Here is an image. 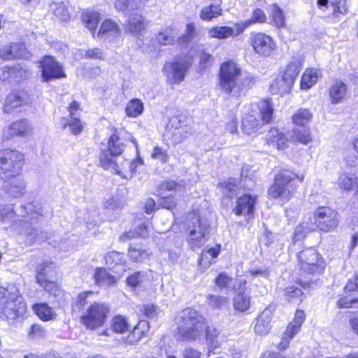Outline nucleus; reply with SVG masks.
Returning a JSON list of instances; mask_svg holds the SVG:
<instances>
[{"label": "nucleus", "mask_w": 358, "mask_h": 358, "mask_svg": "<svg viewBox=\"0 0 358 358\" xmlns=\"http://www.w3.org/2000/svg\"><path fill=\"white\" fill-rule=\"evenodd\" d=\"M42 219L43 216L38 213L31 212L27 215L16 214L13 205H0V222L9 224L18 229L20 233L26 235L25 242L28 245H31L36 241L48 239L47 233L35 226Z\"/></svg>", "instance_id": "1"}, {"label": "nucleus", "mask_w": 358, "mask_h": 358, "mask_svg": "<svg viewBox=\"0 0 358 358\" xmlns=\"http://www.w3.org/2000/svg\"><path fill=\"white\" fill-rule=\"evenodd\" d=\"M255 83V78L248 72H243L234 62H227L220 66L219 86L229 96H245Z\"/></svg>", "instance_id": "2"}, {"label": "nucleus", "mask_w": 358, "mask_h": 358, "mask_svg": "<svg viewBox=\"0 0 358 358\" xmlns=\"http://www.w3.org/2000/svg\"><path fill=\"white\" fill-rule=\"evenodd\" d=\"M176 337L180 341L196 340L204 328L205 320L196 310L187 308L176 317Z\"/></svg>", "instance_id": "3"}, {"label": "nucleus", "mask_w": 358, "mask_h": 358, "mask_svg": "<svg viewBox=\"0 0 358 358\" xmlns=\"http://www.w3.org/2000/svg\"><path fill=\"white\" fill-rule=\"evenodd\" d=\"M25 311V303L15 285L0 289V318L15 320Z\"/></svg>", "instance_id": "4"}, {"label": "nucleus", "mask_w": 358, "mask_h": 358, "mask_svg": "<svg viewBox=\"0 0 358 358\" xmlns=\"http://www.w3.org/2000/svg\"><path fill=\"white\" fill-rule=\"evenodd\" d=\"M124 144L115 134L111 135L108 140L106 149H103L99 155V163L104 169H112L115 173L122 176L120 168L125 161L120 157L124 150Z\"/></svg>", "instance_id": "5"}, {"label": "nucleus", "mask_w": 358, "mask_h": 358, "mask_svg": "<svg viewBox=\"0 0 358 358\" xmlns=\"http://www.w3.org/2000/svg\"><path fill=\"white\" fill-rule=\"evenodd\" d=\"M188 236L187 241L192 249L200 248L208 239L210 223L208 220L200 217L193 213L189 214L187 222Z\"/></svg>", "instance_id": "6"}, {"label": "nucleus", "mask_w": 358, "mask_h": 358, "mask_svg": "<svg viewBox=\"0 0 358 358\" xmlns=\"http://www.w3.org/2000/svg\"><path fill=\"white\" fill-rule=\"evenodd\" d=\"M24 157L17 150H0V178L7 180L19 176L24 165Z\"/></svg>", "instance_id": "7"}, {"label": "nucleus", "mask_w": 358, "mask_h": 358, "mask_svg": "<svg viewBox=\"0 0 358 358\" xmlns=\"http://www.w3.org/2000/svg\"><path fill=\"white\" fill-rule=\"evenodd\" d=\"M296 177V174L289 170L281 171L268 189L269 196L284 201H289L296 188L294 184Z\"/></svg>", "instance_id": "8"}, {"label": "nucleus", "mask_w": 358, "mask_h": 358, "mask_svg": "<svg viewBox=\"0 0 358 358\" xmlns=\"http://www.w3.org/2000/svg\"><path fill=\"white\" fill-rule=\"evenodd\" d=\"M194 59L189 55H181L173 62H167L163 66V73L170 84H178L184 80L185 75L192 65Z\"/></svg>", "instance_id": "9"}, {"label": "nucleus", "mask_w": 358, "mask_h": 358, "mask_svg": "<svg viewBox=\"0 0 358 358\" xmlns=\"http://www.w3.org/2000/svg\"><path fill=\"white\" fill-rule=\"evenodd\" d=\"M259 109L261 120H259L253 114H248L243 119L242 129L245 134L251 135L258 131L262 124L271 122L273 115V108L271 103L268 100L260 101Z\"/></svg>", "instance_id": "10"}, {"label": "nucleus", "mask_w": 358, "mask_h": 358, "mask_svg": "<svg viewBox=\"0 0 358 358\" xmlns=\"http://www.w3.org/2000/svg\"><path fill=\"white\" fill-rule=\"evenodd\" d=\"M109 312V308L106 303L94 302L81 316V323L86 329L94 330L104 324Z\"/></svg>", "instance_id": "11"}, {"label": "nucleus", "mask_w": 358, "mask_h": 358, "mask_svg": "<svg viewBox=\"0 0 358 358\" xmlns=\"http://www.w3.org/2000/svg\"><path fill=\"white\" fill-rule=\"evenodd\" d=\"M297 257L300 270L305 273H320L325 268L324 259L313 248L301 251Z\"/></svg>", "instance_id": "12"}, {"label": "nucleus", "mask_w": 358, "mask_h": 358, "mask_svg": "<svg viewBox=\"0 0 358 358\" xmlns=\"http://www.w3.org/2000/svg\"><path fill=\"white\" fill-rule=\"evenodd\" d=\"M314 215L315 227H318L324 232L334 230L339 222L338 213L329 207L322 206L317 208Z\"/></svg>", "instance_id": "13"}, {"label": "nucleus", "mask_w": 358, "mask_h": 358, "mask_svg": "<svg viewBox=\"0 0 358 358\" xmlns=\"http://www.w3.org/2000/svg\"><path fill=\"white\" fill-rule=\"evenodd\" d=\"M249 43L257 54L264 57L271 55L277 48L274 39L263 32H252Z\"/></svg>", "instance_id": "14"}, {"label": "nucleus", "mask_w": 358, "mask_h": 358, "mask_svg": "<svg viewBox=\"0 0 358 358\" xmlns=\"http://www.w3.org/2000/svg\"><path fill=\"white\" fill-rule=\"evenodd\" d=\"M41 77L45 82L66 77L62 65L52 56H45L41 62Z\"/></svg>", "instance_id": "15"}, {"label": "nucleus", "mask_w": 358, "mask_h": 358, "mask_svg": "<svg viewBox=\"0 0 358 358\" xmlns=\"http://www.w3.org/2000/svg\"><path fill=\"white\" fill-rule=\"evenodd\" d=\"M31 54L22 43H13L3 46L0 50V57L4 59H24L30 57Z\"/></svg>", "instance_id": "16"}, {"label": "nucleus", "mask_w": 358, "mask_h": 358, "mask_svg": "<svg viewBox=\"0 0 358 358\" xmlns=\"http://www.w3.org/2000/svg\"><path fill=\"white\" fill-rule=\"evenodd\" d=\"M257 203V196L250 194H245L238 197L233 212L236 215L252 216L255 212Z\"/></svg>", "instance_id": "17"}, {"label": "nucleus", "mask_w": 358, "mask_h": 358, "mask_svg": "<svg viewBox=\"0 0 358 358\" xmlns=\"http://www.w3.org/2000/svg\"><path fill=\"white\" fill-rule=\"evenodd\" d=\"M29 103L30 97L25 91H15L7 96L3 106V110L5 113H9L15 108L23 105H27Z\"/></svg>", "instance_id": "18"}, {"label": "nucleus", "mask_w": 358, "mask_h": 358, "mask_svg": "<svg viewBox=\"0 0 358 358\" xmlns=\"http://www.w3.org/2000/svg\"><path fill=\"white\" fill-rule=\"evenodd\" d=\"M347 94V85L340 80H336L329 88V96L333 104L341 102Z\"/></svg>", "instance_id": "19"}, {"label": "nucleus", "mask_w": 358, "mask_h": 358, "mask_svg": "<svg viewBox=\"0 0 358 358\" xmlns=\"http://www.w3.org/2000/svg\"><path fill=\"white\" fill-rule=\"evenodd\" d=\"M30 129V123L27 120H21L12 123L8 131L3 134V138L10 139L14 136H23Z\"/></svg>", "instance_id": "20"}, {"label": "nucleus", "mask_w": 358, "mask_h": 358, "mask_svg": "<svg viewBox=\"0 0 358 358\" xmlns=\"http://www.w3.org/2000/svg\"><path fill=\"white\" fill-rule=\"evenodd\" d=\"M266 20V16L264 10L260 8H256L253 10L252 17L245 22L236 23V33L242 34L245 29L255 23H262Z\"/></svg>", "instance_id": "21"}, {"label": "nucleus", "mask_w": 358, "mask_h": 358, "mask_svg": "<svg viewBox=\"0 0 358 358\" xmlns=\"http://www.w3.org/2000/svg\"><path fill=\"white\" fill-rule=\"evenodd\" d=\"M120 34V28L117 24L111 20H104L97 33V37L103 39H108L113 37L118 36Z\"/></svg>", "instance_id": "22"}, {"label": "nucleus", "mask_w": 358, "mask_h": 358, "mask_svg": "<svg viewBox=\"0 0 358 358\" xmlns=\"http://www.w3.org/2000/svg\"><path fill=\"white\" fill-rule=\"evenodd\" d=\"M241 34L236 33V27L234 28L228 26H217L211 28L208 31V35L211 38H217L219 39H225L230 37H235Z\"/></svg>", "instance_id": "23"}, {"label": "nucleus", "mask_w": 358, "mask_h": 358, "mask_svg": "<svg viewBox=\"0 0 358 358\" xmlns=\"http://www.w3.org/2000/svg\"><path fill=\"white\" fill-rule=\"evenodd\" d=\"M5 189L10 196L17 198L25 193L26 183L22 178L14 177V179L5 186Z\"/></svg>", "instance_id": "24"}, {"label": "nucleus", "mask_w": 358, "mask_h": 358, "mask_svg": "<svg viewBox=\"0 0 358 358\" xmlns=\"http://www.w3.org/2000/svg\"><path fill=\"white\" fill-rule=\"evenodd\" d=\"M293 84L283 76L274 80L270 85V92L273 94L283 95L291 91Z\"/></svg>", "instance_id": "25"}, {"label": "nucleus", "mask_w": 358, "mask_h": 358, "mask_svg": "<svg viewBox=\"0 0 358 358\" xmlns=\"http://www.w3.org/2000/svg\"><path fill=\"white\" fill-rule=\"evenodd\" d=\"M251 304L250 296L245 291H238L234 297L235 310L244 313L250 309Z\"/></svg>", "instance_id": "26"}, {"label": "nucleus", "mask_w": 358, "mask_h": 358, "mask_svg": "<svg viewBox=\"0 0 358 358\" xmlns=\"http://www.w3.org/2000/svg\"><path fill=\"white\" fill-rule=\"evenodd\" d=\"M271 321V313L268 310H264L257 319L254 331L258 334H266L270 330Z\"/></svg>", "instance_id": "27"}, {"label": "nucleus", "mask_w": 358, "mask_h": 358, "mask_svg": "<svg viewBox=\"0 0 358 358\" xmlns=\"http://www.w3.org/2000/svg\"><path fill=\"white\" fill-rule=\"evenodd\" d=\"M105 262L107 265L113 268H115L116 266H122L117 272L126 271V259L122 253L116 251L110 252L105 256Z\"/></svg>", "instance_id": "28"}, {"label": "nucleus", "mask_w": 358, "mask_h": 358, "mask_svg": "<svg viewBox=\"0 0 358 358\" xmlns=\"http://www.w3.org/2000/svg\"><path fill=\"white\" fill-rule=\"evenodd\" d=\"M33 310L43 321H50L56 319L57 314L52 308L45 303L34 304Z\"/></svg>", "instance_id": "29"}, {"label": "nucleus", "mask_w": 358, "mask_h": 358, "mask_svg": "<svg viewBox=\"0 0 358 358\" xmlns=\"http://www.w3.org/2000/svg\"><path fill=\"white\" fill-rule=\"evenodd\" d=\"M145 28V22L143 16L136 13L130 15L125 29L134 36L139 34Z\"/></svg>", "instance_id": "30"}, {"label": "nucleus", "mask_w": 358, "mask_h": 358, "mask_svg": "<svg viewBox=\"0 0 358 358\" xmlns=\"http://www.w3.org/2000/svg\"><path fill=\"white\" fill-rule=\"evenodd\" d=\"M55 266L52 262H45L39 264L36 268V281L43 282L45 279H50L55 274Z\"/></svg>", "instance_id": "31"}, {"label": "nucleus", "mask_w": 358, "mask_h": 358, "mask_svg": "<svg viewBox=\"0 0 358 358\" xmlns=\"http://www.w3.org/2000/svg\"><path fill=\"white\" fill-rule=\"evenodd\" d=\"M303 60L301 58H294L287 66L283 76L294 84L299 73L302 69Z\"/></svg>", "instance_id": "32"}, {"label": "nucleus", "mask_w": 358, "mask_h": 358, "mask_svg": "<svg viewBox=\"0 0 358 358\" xmlns=\"http://www.w3.org/2000/svg\"><path fill=\"white\" fill-rule=\"evenodd\" d=\"M148 323L147 321H139V322L134 327L132 331L130 332L127 336V342L130 344L138 342L148 330Z\"/></svg>", "instance_id": "33"}, {"label": "nucleus", "mask_w": 358, "mask_h": 358, "mask_svg": "<svg viewBox=\"0 0 358 358\" xmlns=\"http://www.w3.org/2000/svg\"><path fill=\"white\" fill-rule=\"evenodd\" d=\"M94 278L99 286H109L115 283V277L103 268H96Z\"/></svg>", "instance_id": "34"}, {"label": "nucleus", "mask_w": 358, "mask_h": 358, "mask_svg": "<svg viewBox=\"0 0 358 358\" xmlns=\"http://www.w3.org/2000/svg\"><path fill=\"white\" fill-rule=\"evenodd\" d=\"M292 138L294 141L303 144H308L312 141L310 132L307 127H296L293 129Z\"/></svg>", "instance_id": "35"}, {"label": "nucleus", "mask_w": 358, "mask_h": 358, "mask_svg": "<svg viewBox=\"0 0 358 358\" xmlns=\"http://www.w3.org/2000/svg\"><path fill=\"white\" fill-rule=\"evenodd\" d=\"M313 117L310 110L305 108L299 109L292 117L293 123L296 127H306Z\"/></svg>", "instance_id": "36"}, {"label": "nucleus", "mask_w": 358, "mask_h": 358, "mask_svg": "<svg viewBox=\"0 0 358 358\" xmlns=\"http://www.w3.org/2000/svg\"><path fill=\"white\" fill-rule=\"evenodd\" d=\"M178 38L170 28H166L156 35L158 43L162 45H173L176 40L178 41Z\"/></svg>", "instance_id": "37"}, {"label": "nucleus", "mask_w": 358, "mask_h": 358, "mask_svg": "<svg viewBox=\"0 0 358 358\" xmlns=\"http://www.w3.org/2000/svg\"><path fill=\"white\" fill-rule=\"evenodd\" d=\"M110 327L114 332L123 334L127 331L131 327L125 317L117 315L112 319Z\"/></svg>", "instance_id": "38"}, {"label": "nucleus", "mask_w": 358, "mask_h": 358, "mask_svg": "<svg viewBox=\"0 0 358 358\" xmlns=\"http://www.w3.org/2000/svg\"><path fill=\"white\" fill-rule=\"evenodd\" d=\"M143 103L141 99H131L127 104L125 111L126 114L129 117H136L140 115L143 111Z\"/></svg>", "instance_id": "39"}, {"label": "nucleus", "mask_w": 358, "mask_h": 358, "mask_svg": "<svg viewBox=\"0 0 358 358\" xmlns=\"http://www.w3.org/2000/svg\"><path fill=\"white\" fill-rule=\"evenodd\" d=\"M315 229V224L308 222H304L301 224H298L294 230V241H299L301 239L305 238L308 234L314 231Z\"/></svg>", "instance_id": "40"}, {"label": "nucleus", "mask_w": 358, "mask_h": 358, "mask_svg": "<svg viewBox=\"0 0 358 358\" xmlns=\"http://www.w3.org/2000/svg\"><path fill=\"white\" fill-rule=\"evenodd\" d=\"M221 14L222 9L220 4H210L201 10L200 16L202 20L209 21Z\"/></svg>", "instance_id": "41"}, {"label": "nucleus", "mask_w": 358, "mask_h": 358, "mask_svg": "<svg viewBox=\"0 0 358 358\" xmlns=\"http://www.w3.org/2000/svg\"><path fill=\"white\" fill-rule=\"evenodd\" d=\"M317 80V73L314 69H306L303 73L301 80V88L308 90L310 88Z\"/></svg>", "instance_id": "42"}, {"label": "nucleus", "mask_w": 358, "mask_h": 358, "mask_svg": "<svg viewBox=\"0 0 358 358\" xmlns=\"http://www.w3.org/2000/svg\"><path fill=\"white\" fill-rule=\"evenodd\" d=\"M286 300L291 303H298L302 301L303 292L301 289L295 286L287 287L285 290Z\"/></svg>", "instance_id": "43"}, {"label": "nucleus", "mask_w": 358, "mask_h": 358, "mask_svg": "<svg viewBox=\"0 0 358 358\" xmlns=\"http://www.w3.org/2000/svg\"><path fill=\"white\" fill-rule=\"evenodd\" d=\"M228 298L215 294H208L206 303L209 307L213 309H222L227 303Z\"/></svg>", "instance_id": "44"}, {"label": "nucleus", "mask_w": 358, "mask_h": 358, "mask_svg": "<svg viewBox=\"0 0 358 358\" xmlns=\"http://www.w3.org/2000/svg\"><path fill=\"white\" fill-rule=\"evenodd\" d=\"M62 122L64 129L69 126L72 134L75 135L79 134L83 131V126L79 119V117H73L69 120L63 118Z\"/></svg>", "instance_id": "45"}, {"label": "nucleus", "mask_w": 358, "mask_h": 358, "mask_svg": "<svg viewBox=\"0 0 358 358\" xmlns=\"http://www.w3.org/2000/svg\"><path fill=\"white\" fill-rule=\"evenodd\" d=\"M357 180V178L355 176L354 173H344L339 177L338 185L341 188L350 190L352 188Z\"/></svg>", "instance_id": "46"}, {"label": "nucleus", "mask_w": 358, "mask_h": 358, "mask_svg": "<svg viewBox=\"0 0 358 358\" xmlns=\"http://www.w3.org/2000/svg\"><path fill=\"white\" fill-rule=\"evenodd\" d=\"M183 187L174 180H166L162 182L157 189L159 194H164L165 192H181Z\"/></svg>", "instance_id": "47"}, {"label": "nucleus", "mask_w": 358, "mask_h": 358, "mask_svg": "<svg viewBox=\"0 0 358 358\" xmlns=\"http://www.w3.org/2000/svg\"><path fill=\"white\" fill-rule=\"evenodd\" d=\"M129 256L133 262H143L148 257V253L146 250L138 247L130 246Z\"/></svg>", "instance_id": "48"}, {"label": "nucleus", "mask_w": 358, "mask_h": 358, "mask_svg": "<svg viewBox=\"0 0 358 358\" xmlns=\"http://www.w3.org/2000/svg\"><path fill=\"white\" fill-rule=\"evenodd\" d=\"M187 122H189V120L185 116H173L167 124V130H169L173 134V131L178 130Z\"/></svg>", "instance_id": "49"}, {"label": "nucleus", "mask_w": 358, "mask_h": 358, "mask_svg": "<svg viewBox=\"0 0 358 358\" xmlns=\"http://www.w3.org/2000/svg\"><path fill=\"white\" fill-rule=\"evenodd\" d=\"M305 320V313L303 310H297L295 313L294 320L291 322L287 328H288V332L293 331L298 333L301 329V324Z\"/></svg>", "instance_id": "50"}, {"label": "nucleus", "mask_w": 358, "mask_h": 358, "mask_svg": "<svg viewBox=\"0 0 358 358\" xmlns=\"http://www.w3.org/2000/svg\"><path fill=\"white\" fill-rule=\"evenodd\" d=\"M138 6L136 0H116L115 2V8L120 11L134 10Z\"/></svg>", "instance_id": "51"}, {"label": "nucleus", "mask_w": 358, "mask_h": 358, "mask_svg": "<svg viewBox=\"0 0 358 358\" xmlns=\"http://www.w3.org/2000/svg\"><path fill=\"white\" fill-rule=\"evenodd\" d=\"M83 20L89 30L94 34L100 20L99 15L96 12L86 13Z\"/></svg>", "instance_id": "52"}, {"label": "nucleus", "mask_w": 358, "mask_h": 358, "mask_svg": "<svg viewBox=\"0 0 358 358\" xmlns=\"http://www.w3.org/2000/svg\"><path fill=\"white\" fill-rule=\"evenodd\" d=\"M219 331L213 327H208L206 329V341L210 345V348H216L219 346L218 341Z\"/></svg>", "instance_id": "53"}, {"label": "nucleus", "mask_w": 358, "mask_h": 358, "mask_svg": "<svg viewBox=\"0 0 358 358\" xmlns=\"http://www.w3.org/2000/svg\"><path fill=\"white\" fill-rule=\"evenodd\" d=\"M192 134V129L187 122L185 124L182 125L180 129L176 131H173V136L176 141H181L183 138H187L189 135Z\"/></svg>", "instance_id": "54"}, {"label": "nucleus", "mask_w": 358, "mask_h": 358, "mask_svg": "<svg viewBox=\"0 0 358 358\" xmlns=\"http://www.w3.org/2000/svg\"><path fill=\"white\" fill-rule=\"evenodd\" d=\"M125 204L124 201L118 196H112L108 199L104 206L109 210L116 211L121 209Z\"/></svg>", "instance_id": "55"}, {"label": "nucleus", "mask_w": 358, "mask_h": 358, "mask_svg": "<svg viewBox=\"0 0 358 358\" xmlns=\"http://www.w3.org/2000/svg\"><path fill=\"white\" fill-rule=\"evenodd\" d=\"M223 188V194L228 197H231L236 194L238 189L237 181L234 178H230L229 180L221 185Z\"/></svg>", "instance_id": "56"}, {"label": "nucleus", "mask_w": 358, "mask_h": 358, "mask_svg": "<svg viewBox=\"0 0 358 358\" xmlns=\"http://www.w3.org/2000/svg\"><path fill=\"white\" fill-rule=\"evenodd\" d=\"M94 295L92 291H85L80 293L76 299V306L79 309L83 308L88 303L91 302V299Z\"/></svg>", "instance_id": "57"}, {"label": "nucleus", "mask_w": 358, "mask_h": 358, "mask_svg": "<svg viewBox=\"0 0 358 358\" xmlns=\"http://www.w3.org/2000/svg\"><path fill=\"white\" fill-rule=\"evenodd\" d=\"M213 57L206 52H202L199 55V68L200 71H204L210 68L213 63Z\"/></svg>", "instance_id": "58"}, {"label": "nucleus", "mask_w": 358, "mask_h": 358, "mask_svg": "<svg viewBox=\"0 0 358 358\" xmlns=\"http://www.w3.org/2000/svg\"><path fill=\"white\" fill-rule=\"evenodd\" d=\"M21 69L19 65L13 66H2L0 68V80H7Z\"/></svg>", "instance_id": "59"}, {"label": "nucleus", "mask_w": 358, "mask_h": 358, "mask_svg": "<svg viewBox=\"0 0 358 358\" xmlns=\"http://www.w3.org/2000/svg\"><path fill=\"white\" fill-rule=\"evenodd\" d=\"M159 195L162 196V198L159 201V204L162 208L171 210L176 207V200L172 194L169 196H165V194Z\"/></svg>", "instance_id": "60"}, {"label": "nucleus", "mask_w": 358, "mask_h": 358, "mask_svg": "<svg viewBox=\"0 0 358 358\" xmlns=\"http://www.w3.org/2000/svg\"><path fill=\"white\" fill-rule=\"evenodd\" d=\"M334 15L338 17V14L344 15L348 12L346 0H331Z\"/></svg>", "instance_id": "61"}, {"label": "nucleus", "mask_w": 358, "mask_h": 358, "mask_svg": "<svg viewBox=\"0 0 358 358\" xmlns=\"http://www.w3.org/2000/svg\"><path fill=\"white\" fill-rule=\"evenodd\" d=\"M195 27L193 24H188L186 27V34L182 36H178V42L181 44L189 43L194 38Z\"/></svg>", "instance_id": "62"}, {"label": "nucleus", "mask_w": 358, "mask_h": 358, "mask_svg": "<svg viewBox=\"0 0 358 358\" xmlns=\"http://www.w3.org/2000/svg\"><path fill=\"white\" fill-rule=\"evenodd\" d=\"M337 303L338 306L342 308H358V298H341Z\"/></svg>", "instance_id": "63"}, {"label": "nucleus", "mask_w": 358, "mask_h": 358, "mask_svg": "<svg viewBox=\"0 0 358 358\" xmlns=\"http://www.w3.org/2000/svg\"><path fill=\"white\" fill-rule=\"evenodd\" d=\"M249 273L252 277H262L268 279L270 275V270L266 266L255 267L249 270Z\"/></svg>", "instance_id": "64"}]
</instances>
